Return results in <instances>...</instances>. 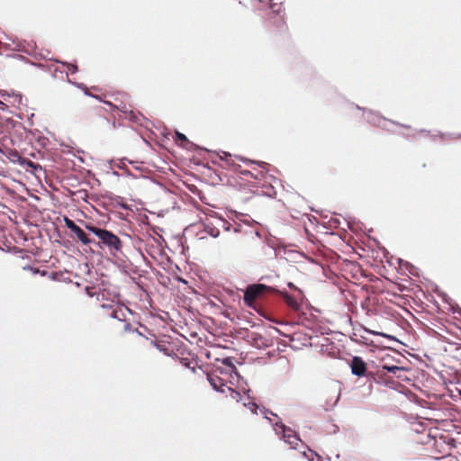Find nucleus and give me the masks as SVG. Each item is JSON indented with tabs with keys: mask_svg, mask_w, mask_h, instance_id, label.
<instances>
[{
	"mask_svg": "<svg viewBox=\"0 0 461 461\" xmlns=\"http://www.w3.org/2000/svg\"><path fill=\"white\" fill-rule=\"evenodd\" d=\"M125 310H128V308H123L122 305L117 304L115 305V308H113V311L109 312V316L120 321H123V329L125 331L129 330L135 333L137 336L141 337V334L138 332L137 330L133 329L131 323L125 322Z\"/></svg>",
	"mask_w": 461,
	"mask_h": 461,
	"instance_id": "39448f33",
	"label": "nucleus"
},
{
	"mask_svg": "<svg viewBox=\"0 0 461 461\" xmlns=\"http://www.w3.org/2000/svg\"><path fill=\"white\" fill-rule=\"evenodd\" d=\"M224 156L227 164L230 166L233 170L239 172L240 175L246 177H250L253 179L254 181H251L247 178L248 181L255 185H265V184H270L269 180L274 178L273 176L268 174L269 164L267 162L251 160L242 157H236V160L242 161L248 167V168L243 169L242 167L232 158L230 154L224 152Z\"/></svg>",
	"mask_w": 461,
	"mask_h": 461,
	"instance_id": "f257e3e1",
	"label": "nucleus"
},
{
	"mask_svg": "<svg viewBox=\"0 0 461 461\" xmlns=\"http://www.w3.org/2000/svg\"><path fill=\"white\" fill-rule=\"evenodd\" d=\"M269 8L274 14H281L284 12L283 3H275L274 0H270Z\"/></svg>",
	"mask_w": 461,
	"mask_h": 461,
	"instance_id": "4468645a",
	"label": "nucleus"
},
{
	"mask_svg": "<svg viewBox=\"0 0 461 461\" xmlns=\"http://www.w3.org/2000/svg\"><path fill=\"white\" fill-rule=\"evenodd\" d=\"M7 158L14 163H18L20 165V161L23 159V157L20 153L15 149H11L8 152Z\"/></svg>",
	"mask_w": 461,
	"mask_h": 461,
	"instance_id": "f3484780",
	"label": "nucleus"
},
{
	"mask_svg": "<svg viewBox=\"0 0 461 461\" xmlns=\"http://www.w3.org/2000/svg\"><path fill=\"white\" fill-rule=\"evenodd\" d=\"M174 139L175 141L178 142L182 147H185L189 142L186 136L179 131H176Z\"/></svg>",
	"mask_w": 461,
	"mask_h": 461,
	"instance_id": "dca6fc26",
	"label": "nucleus"
},
{
	"mask_svg": "<svg viewBox=\"0 0 461 461\" xmlns=\"http://www.w3.org/2000/svg\"><path fill=\"white\" fill-rule=\"evenodd\" d=\"M118 303H103L101 305V307L104 309V310H106L109 312H111L113 311V308H115V305H117Z\"/></svg>",
	"mask_w": 461,
	"mask_h": 461,
	"instance_id": "aec40b11",
	"label": "nucleus"
},
{
	"mask_svg": "<svg viewBox=\"0 0 461 461\" xmlns=\"http://www.w3.org/2000/svg\"><path fill=\"white\" fill-rule=\"evenodd\" d=\"M284 300L285 302V303L293 310L294 311H298L299 308H300V304L298 303V302L295 300L294 297H293L292 295L288 294L287 293H285L284 294Z\"/></svg>",
	"mask_w": 461,
	"mask_h": 461,
	"instance_id": "9b49d317",
	"label": "nucleus"
},
{
	"mask_svg": "<svg viewBox=\"0 0 461 461\" xmlns=\"http://www.w3.org/2000/svg\"><path fill=\"white\" fill-rule=\"evenodd\" d=\"M279 428L281 429L284 440L287 444L291 445L292 447H295V446L298 445L300 438L295 435L294 431L286 428L284 424H281Z\"/></svg>",
	"mask_w": 461,
	"mask_h": 461,
	"instance_id": "1a4fd4ad",
	"label": "nucleus"
},
{
	"mask_svg": "<svg viewBox=\"0 0 461 461\" xmlns=\"http://www.w3.org/2000/svg\"><path fill=\"white\" fill-rule=\"evenodd\" d=\"M459 394L461 395V390L459 391Z\"/></svg>",
	"mask_w": 461,
	"mask_h": 461,
	"instance_id": "5701e85b",
	"label": "nucleus"
},
{
	"mask_svg": "<svg viewBox=\"0 0 461 461\" xmlns=\"http://www.w3.org/2000/svg\"><path fill=\"white\" fill-rule=\"evenodd\" d=\"M64 222L65 226L74 233L77 240L80 241L83 245H89L93 242V240L88 238L84 230L77 226L71 219L65 217Z\"/></svg>",
	"mask_w": 461,
	"mask_h": 461,
	"instance_id": "20e7f679",
	"label": "nucleus"
},
{
	"mask_svg": "<svg viewBox=\"0 0 461 461\" xmlns=\"http://www.w3.org/2000/svg\"><path fill=\"white\" fill-rule=\"evenodd\" d=\"M382 368L384 370H386L387 372L389 373H392L394 375H396L397 377H400V375L397 374L398 372H401V371H403L404 368L403 367H400V366H389L387 364H384L382 366Z\"/></svg>",
	"mask_w": 461,
	"mask_h": 461,
	"instance_id": "2eb2a0df",
	"label": "nucleus"
},
{
	"mask_svg": "<svg viewBox=\"0 0 461 461\" xmlns=\"http://www.w3.org/2000/svg\"><path fill=\"white\" fill-rule=\"evenodd\" d=\"M68 69L70 73H76L77 71V67L76 65H73V64H68Z\"/></svg>",
	"mask_w": 461,
	"mask_h": 461,
	"instance_id": "412c9836",
	"label": "nucleus"
},
{
	"mask_svg": "<svg viewBox=\"0 0 461 461\" xmlns=\"http://www.w3.org/2000/svg\"><path fill=\"white\" fill-rule=\"evenodd\" d=\"M21 166H25L27 167H31L32 169V172H36L38 170H42V167L41 165L34 163L33 161L23 158V159L20 161Z\"/></svg>",
	"mask_w": 461,
	"mask_h": 461,
	"instance_id": "f8f14e48",
	"label": "nucleus"
},
{
	"mask_svg": "<svg viewBox=\"0 0 461 461\" xmlns=\"http://www.w3.org/2000/svg\"><path fill=\"white\" fill-rule=\"evenodd\" d=\"M21 166H25L27 167H31L32 169V172H36L38 170H42V167L41 165L34 163L33 161L23 158V159L20 161Z\"/></svg>",
	"mask_w": 461,
	"mask_h": 461,
	"instance_id": "ddd939ff",
	"label": "nucleus"
},
{
	"mask_svg": "<svg viewBox=\"0 0 461 461\" xmlns=\"http://www.w3.org/2000/svg\"><path fill=\"white\" fill-rule=\"evenodd\" d=\"M210 234L212 236V237H217L219 234H220V230H215V231L212 230Z\"/></svg>",
	"mask_w": 461,
	"mask_h": 461,
	"instance_id": "4be33fe9",
	"label": "nucleus"
},
{
	"mask_svg": "<svg viewBox=\"0 0 461 461\" xmlns=\"http://www.w3.org/2000/svg\"><path fill=\"white\" fill-rule=\"evenodd\" d=\"M86 229L98 237L100 241L96 243L100 248L106 247L111 254L115 255L122 248V242L118 236L112 231L97 228L91 224H86Z\"/></svg>",
	"mask_w": 461,
	"mask_h": 461,
	"instance_id": "f03ea898",
	"label": "nucleus"
},
{
	"mask_svg": "<svg viewBox=\"0 0 461 461\" xmlns=\"http://www.w3.org/2000/svg\"><path fill=\"white\" fill-rule=\"evenodd\" d=\"M130 121L131 122H140V118L138 115H136L133 112H129L128 113V115L126 116Z\"/></svg>",
	"mask_w": 461,
	"mask_h": 461,
	"instance_id": "6ab92c4d",
	"label": "nucleus"
},
{
	"mask_svg": "<svg viewBox=\"0 0 461 461\" xmlns=\"http://www.w3.org/2000/svg\"><path fill=\"white\" fill-rule=\"evenodd\" d=\"M350 368L352 374L359 377L364 376L366 373V364L360 357H353Z\"/></svg>",
	"mask_w": 461,
	"mask_h": 461,
	"instance_id": "0eeeda50",
	"label": "nucleus"
},
{
	"mask_svg": "<svg viewBox=\"0 0 461 461\" xmlns=\"http://www.w3.org/2000/svg\"><path fill=\"white\" fill-rule=\"evenodd\" d=\"M175 359L178 360V362L192 370V372L195 373L196 368L202 369L197 363L196 357L194 355L189 352H181L180 355L174 354L173 357Z\"/></svg>",
	"mask_w": 461,
	"mask_h": 461,
	"instance_id": "423d86ee",
	"label": "nucleus"
},
{
	"mask_svg": "<svg viewBox=\"0 0 461 461\" xmlns=\"http://www.w3.org/2000/svg\"><path fill=\"white\" fill-rule=\"evenodd\" d=\"M275 292V288L264 284L249 285L244 292V303L249 308L256 309L257 301L262 300L266 295Z\"/></svg>",
	"mask_w": 461,
	"mask_h": 461,
	"instance_id": "7ed1b4c3",
	"label": "nucleus"
},
{
	"mask_svg": "<svg viewBox=\"0 0 461 461\" xmlns=\"http://www.w3.org/2000/svg\"><path fill=\"white\" fill-rule=\"evenodd\" d=\"M85 290H86V294H87L89 297H94V296L97 295V299H99V295H100V294H99L98 293H96V291L95 290V288H94V287L86 286V287L85 288Z\"/></svg>",
	"mask_w": 461,
	"mask_h": 461,
	"instance_id": "a211bd4d",
	"label": "nucleus"
},
{
	"mask_svg": "<svg viewBox=\"0 0 461 461\" xmlns=\"http://www.w3.org/2000/svg\"><path fill=\"white\" fill-rule=\"evenodd\" d=\"M216 372L217 371L206 374L207 380L209 381L210 384L212 386L214 390L223 393L225 391V387H227L228 389H230V387L227 386L226 381L221 378Z\"/></svg>",
	"mask_w": 461,
	"mask_h": 461,
	"instance_id": "6e6552de",
	"label": "nucleus"
},
{
	"mask_svg": "<svg viewBox=\"0 0 461 461\" xmlns=\"http://www.w3.org/2000/svg\"><path fill=\"white\" fill-rule=\"evenodd\" d=\"M145 340L149 346L156 348L166 356L173 357L174 353L168 343L163 340L149 339L148 338H145Z\"/></svg>",
	"mask_w": 461,
	"mask_h": 461,
	"instance_id": "9d476101",
	"label": "nucleus"
}]
</instances>
